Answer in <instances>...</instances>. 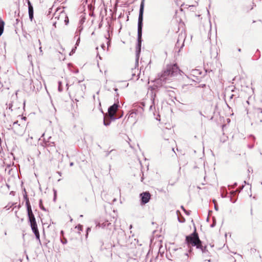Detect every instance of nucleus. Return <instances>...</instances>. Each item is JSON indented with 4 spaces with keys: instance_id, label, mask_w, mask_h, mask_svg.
I'll use <instances>...</instances> for the list:
<instances>
[{
    "instance_id": "obj_10",
    "label": "nucleus",
    "mask_w": 262,
    "mask_h": 262,
    "mask_svg": "<svg viewBox=\"0 0 262 262\" xmlns=\"http://www.w3.org/2000/svg\"><path fill=\"white\" fill-rule=\"evenodd\" d=\"M28 5L29 18L32 21L33 18V7L30 1H28Z\"/></svg>"
},
{
    "instance_id": "obj_24",
    "label": "nucleus",
    "mask_w": 262,
    "mask_h": 262,
    "mask_svg": "<svg viewBox=\"0 0 262 262\" xmlns=\"http://www.w3.org/2000/svg\"><path fill=\"white\" fill-rule=\"evenodd\" d=\"M101 48L104 49V48H105V45L104 43H103L102 45H101Z\"/></svg>"
},
{
    "instance_id": "obj_31",
    "label": "nucleus",
    "mask_w": 262,
    "mask_h": 262,
    "mask_svg": "<svg viewBox=\"0 0 262 262\" xmlns=\"http://www.w3.org/2000/svg\"><path fill=\"white\" fill-rule=\"evenodd\" d=\"M91 230V229L90 228H88L87 229V232L89 231V230Z\"/></svg>"
},
{
    "instance_id": "obj_5",
    "label": "nucleus",
    "mask_w": 262,
    "mask_h": 262,
    "mask_svg": "<svg viewBox=\"0 0 262 262\" xmlns=\"http://www.w3.org/2000/svg\"><path fill=\"white\" fill-rule=\"evenodd\" d=\"M56 18L61 22L63 21L66 25L69 23L68 17L63 11L61 12L58 15H57V14H55L54 19Z\"/></svg>"
},
{
    "instance_id": "obj_27",
    "label": "nucleus",
    "mask_w": 262,
    "mask_h": 262,
    "mask_svg": "<svg viewBox=\"0 0 262 262\" xmlns=\"http://www.w3.org/2000/svg\"><path fill=\"white\" fill-rule=\"evenodd\" d=\"M66 86L67 87V90H68V89H69V84L68 83L66 84Z\"/></svg>"
},
{
    "instance_id": "obj_19",
    "label": "nucleus",
    "mask_w": 262,
    "mask_h": 262,
    "mask_svg": "<svg viewBox=\"0 0 262 262\" xmlns=\"http://www.w3.org/2000/svg\"><path fill=\"white\" fill-rule=\"evenodd\" d=\"M41 201L40 200V203H39V205H40V208L43 210H46L45 208L43 207V206H41Z\"/></svg>"
},
{
    "instance_id": "obj_13",
    "label": "nucleus",
    "mask_w": 262,
    "mask_h": 262,
    "mask_svg": "<svg viewBox=\"0 0 262 262\" xmlns=\"http://www.w3.org/2000/svg\"><path fill=\"white\" fill-rule=\"evenodd\" d=\"M111 120H110L109 119V118L108 117V115H106V116H105L104 118V121H103L104 125L105 126L109 125L111 123Z\"/></svg>"
},
{
    "instance_id": "obj_25",
    "label": "nucleus",
    "mask_w": 262,
    "mask_h": 262,
    "mask_svg": "<svg viewBox=\"0 0 262 262\" xmlns=\"http://www.w3.org/2000/svg\"><path fill=\"white\" fill-rule=\"evenodd\" d=\"M56 23H56V21H55V22H54V23H53V26H54L55 28L56 27Z\"/></svg>"
},
{
    "instance_id": "obj_36",
    "label": "nucleus",
    "mask_w": 262,
    "mask_h": 262,
    "mask_svg": "<svg viewBox=\"0 0 262 262\" xmlns=\"http://www.w3.org/2000/svg\"><path fill=\"white\" fill-rule=\"evenodd\" d=\"M75 52V50H74V49H73V50H72V52H73H73Z\"/></svg>"
},
{
    "instance_id": "obj_8",
    "label": "nucleus",
    "mask_w": 262,
    "mask_h": 262,
    "mask_svg": "<svg viewBox=\"0 0 262 262\" xmlns=\"http://www.w3.org/2000/svg\"><path fill=\"white\" fill-rule=\"evenodd\" d=\"M31 227L32 231L33 232V233H34V234L35 235L36 238L40 242V235H39V231H38V230L37 228V224L31 225Z\"/></svg>"
},
{
    "instance_id": "obj_42",
    "label": "nucleus",
    "mask_w": 262,
    "mask_h": 262,
    "mask_svg": "<svg viewBox=\"0 0 262 262\" xmlns=\"http://www.w3.org/2000/svg\"><path fill=\"white\" fill-rule=\"evenodd\" d=\"M11 107V105H10V106L9 107V108H10Z\"/></svg>"
},
{
    "instance_id": "obj_40",
    "label": "nucleus",
    "mask_w": 262,
    "mask_h": 262,
    "mask_svg": "<svg viewBox=\"0 0 262 262\" xmlns=\"http://www.w3.org/2000/svg\"><path fill=\"white\" fill-rule=\"evenodd\" d=\"M152 105H150V110L152 108Z\"/></svg>"
},
{
    "instance_id": "obj_22",
    "label": "nucleus",
    "mask_w": 262,
    "mask_h": 262,
    "mask_svg": "<svg viewBox=\"0 0 262 262\" xmlns=\"http://www.w3.org/2000/svg\"><path fill=\"white\" fill-rule=\"evenodd\" d=\"M233 96H234V95H233V94H231V95L229 96L230 99H232V98H233Z\"/></svg>"
},
{
    "instance_id": "obj_18",
    "label": "nucleus",
    "mask_w": 262,
    "mask_h": 262,
    "mask_svg": "<svg viewBox=\"0 0 262 262\" xmlns=\"http://www.w3.org/2000/svg\"><path fill=\"white\" fill-rule=\"evenodd\" d=\"M135 115H136V114L135 113H134V112L131 113L129 115L128 118H133Z\"/></svg>"
},
{
    "instance_id": "obj_45",
    "label": "nucleus",
    "mask_w": 262,
    "mask_h": 262,
    "mask_svg": "<svg viewBox=\"0 0 262 262\" xmlns=\"http://www.w3.org/2000/svg\"><path fill=\"white\" fill-rule=\"evenodd\" d=\"M250 147H251V148L253 147V146L250 145Z\"/></svg>"
},
{
    "instance_id": "obj_38",
    "label": "nucleus",
    "mask_w": 262,
    "mask_h": 262,
    "mask_svg": "<svg viewBox=\"0 0 262 262\" xmlns=\"http://www.w3.org/2000/svg\"><path fill=\"white\" fill-rule=\"evenodd\" d=\"M61 234L63 235V231H61Z\"/></svg>"
},
{
    "instance_id": "obj_16",
    "label": "nucleus",
    "mask_w": 262,
    "mask_h": 262,
    "mask_svg": "<svg viewBox=\"0 0 262 262\" xmlns=\"http://www.w3.org/2000/svg\"><path fill=\"white\" fill-rule=\"evenodd\" d=\"M51 137H50L49 138V139H48V141H45V146H49V145H50V139H51Z\"/></svg>"
},
{
    "instance_id": "obj_21",
    "label": "nucleus",
    "mask_w": 262,
    "mask_h": 262,
    "mask_svg": "<svg viewBox=\"0 0 262 262\" xmlns=\"http://www.w3.org/2000/svg\"><path fill=\"white\" fill-rule=\"evenodd\" d=\"M78 228L79 230H82V226L81 225H79Z\"/></svg>"
},
{
    "instance_id": "obj_9",
    "label": "nucleus",
    "mask_w": 262,
    "mask_h": 262,
    "mask_svg": "<svg viewBox=\"0 0 262 262\" xmlns=\"http://www.w3.org/2000/svg\"><path fill=\"white\" fill-rule=\"evenodd\" d=\"M19 124H18V121H15L13 123V125H12V129H14V132L16 133V134H21L23 133V128H22L21 130L20 129H18L17 128H21V127H20L19 126Z\"/></svg>"
},
{
    "instance_id": "obj_35",
    "label": "nucleus",
    "mask_w": 262,
    "mask_h": 262,
    "mask_svg": "<svg viewBox=\"0 0 262 262\" xmlns=\"http://www.w3.org/2000/svg\"><path fill=\"white\" fill-rule=\"evenodd\" d=\"M109 45H110V41H108V42H107V46H108V47Z\"/></svg>"
},
{
    "instance_id": "obj_2",
    "label": "nucleus",
    "mask_w": 262,
    "mask_h": 262,
    "mask_svg": "<svg viewBox=\"0 0 262 262\" xmlns=\"http://www.w3.org/2000/svg\"><path fill=\"white\" fill-rule=\"evenodd\" d=\"M186 242L188 245L195 247L196 249H200L204 257L209 256V252L206 246H203L200 239L198 233L194 231L186 237Z\"/></svg>"
},
{
    "instance_id": "obj_39",
    "label": "nucleus",
    "mask_w": 262,
    "mask_h": 262,
    "mask_svg": "<svg viewBox=\"0 0 262 262\" xmlns=\"http://www.w3.org/2000/svg\"><path fill=\"white\" fill-rule=\"evenodd\" d=\"M38 42H39V45H40L41 42H40V40H38Z\"/></svg>"
},
{
    "instance_id": "obj_34",
    "label": "nucleus",
    "mask_w": 262,
    "mask_h": 262,
    "mask_svg": "<svg viewBox=\"0 0 262 262\" xmlns=\"http://www.w3.org/2000/svg\"><path fill=\"white\" fill-rule=\"evenodd\" d=\"M181 207H182V209H183L185 211H186V210L184 209V208L183 206H182Z\"/></svg>"
},
{
    "instance_id": "obj_14",
    "label": "nucleus",
    "mask_w": 262,
    "mask_h": 262,
    "mask_svg": "<svg viewBox=\"0 0 262 262\" xmlns=\"http://www.w3.org/2000/svg\"><path fill=\"white\" fill-rule=\"evenodd\" d=\"M82 30H83V27L81 25L79 26L77 28L76 32V34H77V35H78V34H79Z\"/></svg>"
},
{
    "instance_id": "obj_1",
    "label": "nucleus",
    "mask_w": 262,
    "mask_h": 262,
    "mask_svg": "<svg viewBox=\"0 0 262 262\" xmlns=\"http://www.w3.org/2000/svg\"><path fill=\"white\" fill-rule=\"evenodd\" d=\"M144 3H141L138 22V47L136 49V66H138L139 54L141 52L143 27Z\"/></svg>"
},
{
    "instance_id": "obj_46",
    "label": "nucleus",
    "mask_w": 262,
    "mask_h": 262,
    "mask_svg": "<svg viewBox=\"0 0 262 262\" xmlns=\"http://www.w3.org/2000/svg\"><path fill=\"white\" fill-rule=\"evenodd\" d=\"M261 185H262V182L261 183Z\"/></svg>"
},
{
    "instance_id": "obj_17",
    "label": "nucleus",
    "mask_w": 262,
    "mask_h": 262,
    "mask_svg": "<svg viewBox=\"0 0 262 262\" xmlns=\"http://www.w3.org/2000/svg\"><path fill=\"white\" fill-rule=\"evenodd\" d=\"M61 242L63 244H67V240L66 238H64L63 239H61Z\"/></svg>"
},
{
    "instance_id": "obj_11",
    "label": "nucleus",
    "mask_w": 262,
    "mask_h": 262,
    "mask_svg": "<svg viewBox=\"0 0 262 262\" xmlns=\"http://www.w3.org/2000/svg\"><path fill=\"white\" fill-rule=\"evenodd\" d=\"M24 198L26 201V205L27 206V209H31V206L29 202V198L28 197L27 192L25 191V194H24Z\"/></svg>"
},
{
    "instance_id": "obj_32",
    "label": "nucleus",
    "mask_w": 262,
    "mask_h": 262,
    "mask_svg": "<svg viewBox=\"0 0 262 262\" xmlns=\"http://www.w3.org/2000/svg\"><path fill=\"white\" fill-rule=\"evenodd\" d=\"M238 52H241V49L240 48H239V49H238Z\"/></svg>"
},
{
    "instance_id": "obj_4",
    "label": "nucleus",
    "mask_w": 262,
    "mask_h": 262,
    "mask_svg": "<svg viewBox=\"0 0 262 262\" xmlns=\"http://www.w3.org/2000/svg\"><path fill=\"white\" fill-rule=\"evenodd\" d=\"M119 106L118 103H114L108 107L107 114L110 120H115L116 119L120 118L123 116L122 113L119 114V113L117 112Z\"/></svg>"
},
{
    "instance_id": "obj_43",
    "label": "nucleus",
    "mask_w": 262,
    "mask_h": 262,
    "mask_svg": "<svg viewBox=\"0 0 262 262\" xmlns=\"http://www.w3.org/2000/svg\"><path fill=\"white\" fill-rule=\"evenodd\" d=\"M11 107V105H10V106L9 107V108H10Z\"/></svg>"
},
{
    "instance_id": "obj_7",
    "label": "nucleus",
    "mask_w": 262,
    "mask_h": 262,
    "mask_svg": "<svg viewBox=\"0 0 262 262\" xmlns=\"http://www.w3.org/2000/svg\"><path fill=\"white\" fill-rule=\"evenodd\" d=\"M28 212V215L29 217V221L30 223V225H34L37 224L35 220V218L34 217V215L33 213L32 209H28L27 210Z\"/></svg>"
},
{
    "instance_id": "obj_44",
    "label": "nucleus",
    "mask_w": 262,
    "mask_h": 262,
    "mask_svg": "<svg viewBox=\"0 0 262 262\" xmlns=\"http://www.w3.org/2000/svg\"><path fill=\"white\" fill-rule=\"evenodd\" d=\"M250 147H251V148L253 147V146L250 145Z\"/></svg>"
},
{
    "instance_id": "obj_33",
    "label": "nucleus",
    "mask_w": 262,
    "mask_h": 262,
    "mask_svg": "<svg viewBox=\"0 0 262 262\" xmlns=\"http://www.w3.org/2000/svg\"><path fill=\"white\" fill-rule=\"evenodd\" d=\"M51 144H53L52 146H54V142H51Z\"/></svg>"
},
{
    "instance_id": "obj_28",
    "label": "nucleus",
    "mask_w": 262,
    "mask_h": 262,
    "mask_svg": "<svg viewBox=\"0 0 262 262\" xmlns=\"http://www.w3.org/2000/svg\"><path fill=\"white\" fill-rule=\"evenodd\" d=\"M70 166H73V162L70 163Z\"/></svg>"
},
{
    "instance_id": "obj_23",
    "label": "nucleus",
    "mask_w": 262,
    "mask_h": 262,
    "mask_svg": "<svg viewBox=\"0 0 262 262\" xmlns=\"http://www.w3.org/2000/svg\"><path fill=\"white\" fill-rule=\"evenodd\" d=\"M214 208L216 210H218V208L215 204H214Z\"/></svg>"
},
{
    "instance_id": "obj_30",
    "label": "nucleus",
    "mask_w": 262,
    "mask_h": 262,
    "mask_svg": "<svg viewBox=\"0 0 262 262\" xmlns=\"http://www.w3.org/2000/svg\"><path fill=\"white\" fill-rule=\"evenodd\" d=\"M39 50H40V52H42V50H41V47L39 48Z\"/></svg>"
},
{
    "instance_id": "obj_26",
    "label": "nucleus",
    "mask_w": 262,
    "mask_h": 262,
    "mask_svg": "<svg viewBox=\"0 0 262 262\" xmlns=\"http://www.w3.org/2000/svg\"><path fill=\"white\" fill-rule=\"evenodd\" d=\"M257 110L261 113H262V110L261 108H258Z\"/></svg>"
},
{
    "instance_id": "obj_37",
    "label": "nucleus",
    "mask_w": 262,
    "mask_h": 262,
    "mask_svg": "<svg viewBox=\"0 0 262 262\" xmlns=\"http://www.w3.org/2000/svg\"><path fill=\"white\" fill-rule=\"evenodd\" d=\"M25 191H26V189H24V194H25Z\"/></svg>"
},
{
    "instance_id": "obj_3",
    "label": "nucleus",
    "mask_w": 262,
    "mask_h": 262,
    "mask_svg": "<svg viewBox=\"0 0 262 262\" xmlns=\"http://www.w3.org/2000/svg\"><path fill=\"white\" fill-rule=\"evenodd\" d=\"M181 72L177 64H169L166 66V69L162 72L159 80L166 81L168 77H173L177 76Z\"/></svg>"
},
{
    "instance_id": "obj_12",
    "label": "nucleus",
    "mask_w": 262,
    "mask_h": 262,
    "mask_svg": "<svg viewBox=\"0 0 262 262\" xmlns=\"http://www.w3.org/2000/svg\"><path fill=\"white\" fill-rule=\"evenodd\" d=\"M4 21L1 18H0V36L2 35L4 32Z\"/></svg>"
},
{
    "instance_id": "obj_41",
    "label": "nucleus",
    "mask_w": 262,
    "mask_h": 262,
    "mask_svg": "<svg viewBox=\"0 0 262 262\" xmlns=\"http://www.w3.org/2000/svg\"><path fill=\"white\" fill-rule=\"evenodd\" d=\"M99 91H98V92H97V94H99Z\"/></svg>"
},
{
    "instance_id": "obj_6",
    "label": "nucleus",
    "mask_w": 262,
    "mask_h": 262,
    "mask_svg": "<svg viewBox=\"0 0 262 262\" xmlns=\"http://www.w3.org/2000/svg\"><path fill=\"white\" fill-rule=\"evenodd\" d=\"M141 204H145L147 203L150 199V194L149 192H144L141 193L140 194Z\"/></svg>"
},
{
    "instance_id": "obj_15",
    "label": "nucleus",
    "mask_w": 262,
    "mask_h": 262,
    "mask_svg": "<svg viewBox=\"0 0 262 262\" xmlns=\"http://www.w3.org/2000/svg\"><path fill=\"white\" fill-rule=\"evenodd\" d=\"M58 89L59 92H62L63 90L62 86V82L61 81L58 82Z\"/></svg>"
},
{
    "instance_id": "obj_29",
    "label": "nucleus",
    "mask_w": 262,
    "mask_h": 262,
    "mask_svg": "<svg viewBox=\"0 0 262 262\" xmlns=\"http://www.w3.org/2000/svg\"><path fill=\"white\" fill-rule=\"evenodd\" d=\"M114 91L117 92L118 91V89H117V88L114 89Z\"/></svg>"
},
{
    "instance_id": "obj_20",
    "label": "nucleus",
    "mask_w": 262,
    "mask_h": 262,
    "mask_svg": "<svg viewBox=\"0 0 262 262\" xmlns=\"http://www.w3.org/2000/svg\"><path fill=\"white\" fill-rule=\"evenodd\" d=\"M79 42H80V37H78V39L77 40L76 45L78 46Z\"/></svg>"
}]
</instances>
